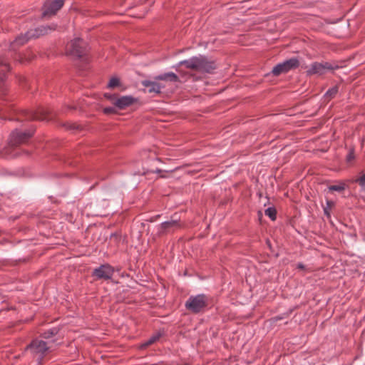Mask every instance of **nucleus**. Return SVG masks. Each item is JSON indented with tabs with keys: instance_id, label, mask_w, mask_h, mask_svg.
Here are the masks:
<instances>
[{
	"instance_id": "nucleus-11",
	"label": "nucleus",
	"mask_w": 365,
	"mask_h": 365,
	"mask_svg": "<svg viewBox=\"0 0 365 365\" xmlns=\"http://www.w3.org/2000/svg\"><path fill=\"white\" fill-rule=\"evenodd\" d=\"M53 115L51 113L50 110L47 108H38L36 110L29 113L28 118L31 120H36L41 121H49L52 120Z\"/></svg>"
},
{
	"instance_id": "nucleus-19",
	"label": "nucleus",
	"mask_w": 365,
	"mask_h": 365,
	"mask_svg": "<svg viewBox=\"0 0 365 365\" xmlns=\"http://www.w3.org/2000/svg\"><path fill=\"white\" fill-rule=\"evenodd\" d=\"M276 210L273 207H269L265 210V215L268 216L272 220H274L276 219Z\"/></svg>"
},
{
	"instance_id": "nucleus-3",
	"label": "nucleus",
	"mask_w": 365,
	"mask_h": 365,
	"mask_svg": "<svg viewBox=\"0 0 365 365\" xmlns=\"http://www.w3.org/2000/svg\"><path fill=\"white\" fill-rule=\"evenodd\" d=\"M52 347L51 341L46 342L41 339H34L27 346L26 349H29L33 354L37 356L41 360Z\"/></svg>"
},
{
	"instance_id": "nucleus-12",
	"label": "nucleus",
	"mask_w": 365,
	"mask_h": 365,
	"mask_svg": "<svg viewBox=\"0 0 365 365\" xmlns=\"http://www.w3.org/2000/svg\"><path fill=\"white\" fill-rule=\"evenodd\" d=\"M135 101L136 99L131 96H123L117 98L114 102V105L118 109H124L133 104Z\"/></svg>"
},
{
	"instance_id": "nucleus-23",
	"label": "nucleus",
	"mask_w": 365,
	"mask_h": 365,
	"mask_svg": "<svg viewBox=\"0 0 365 365\" xmlns=\"http://www.w3.org/2000/svg\"><path fill=\"white\" fill-rule=\"evenodd\" d=\"M119 85V79L116 77H113L110 79L108 84V88H113Z\"/></svg>"
},
{
	"instance_id": "nucleus-1",
	"label": "nucleus",
	"mask_w": 365,
	"mask_h": 365,
	"mask_svg": "<svg viewBox=\"0 0 365 365\" xmlns=\"http://www.w3.org/2000/svg\"><path fill=\"white\" fill-rule=\"evenodd\" d=\"M56 28V25L51 24L50 25H43L35 29H30L25 34H21L17 36L16 39L11 43L9 49L15 50L16 46L24 44L30 38H38L41 36L46 35L51 31H54Z\"/></svg>"
},
{
	"instance_id": "nucleus-15",
	"label": "nucleus",
	"mask_w": 365,
	"mask_h": 365,
	"mask_svg": "<svg viewBox=\"0 0 365 365\" xmlns=\"http://www.w3.org/2000/svg\"><path fill=\"white\" fill-rule=\"evenodd\" d=\"M155 79L170 82H177L178 81V76L173 72H168L156 76Z\"/></svg>"
},
{
	"instance_id": "nucleus-21",
	"label": "nucleus",
	"mask_w": 365,
	"mask_h": 365,
	"mask_svg": "<svg viewBox=\"0 0 365 365\" xmlns=\"http://www.w3.org/2000/svg\"><path fill=\"white\" fill-rule=\"evenodd\" d=\"M160 338V334H155L153 336H151L148 341H146L143 346H148L151 344H153V343H155L156 341H158Z\"/></svg>"
},
{
	"instance_id": "nucleus-7",
	"label": "nucleus",
	"mask_w": 365,
	"mask_h": 365,
	"mask_svg": "<svg viewBox=\"0 0 365 365\" xmlns=\"http://www.w3.org/2000/svg\"><path fill=\"white\" fill-rule=\"evenodd\" d=\"M299 60L297 58H292L282 63L277 64L272 70L274 76H279L281 73H287L292 69L299 66Z\"/></svg>"
},
{
	"instance_id": "nucleus-14",
	"label": "nucleus",
	"mask_w": 365,
	"mask_h": 365,
	"mask_svg": "<svg viewBox=\"0 0 365 365\" xmlns=\"http://www.w3.org/2000/svg\"><path fill=\"white\" fill-rule=\"evenodd\" d=\"M143 85L148 90L149 93H160L161 89L164 88L161 84L151 81H143Z\"/></svg>"
},
{
	"instance_id": "nucleus-10",
	"label": "nucleus",
	"mask_w": 365,
	"mask_h": 365,
	"mask_svg": "<svg viewBox=\"0 0 365 365\" xmlns=\"http://www.w3.org/2000/svg\"><path fill=\"white\" fill-rule=\"evenodd\" d=\"M114 273L113 268L108 264H102L98 268H96L93 272V276L97 279H109Z\"/></svg>"
},
{
	"instance_id": "nucleus-16",
	"label": "nucleus",
	"mask_w": 365,
	"mask_h": 365,
	"mask_svg": "<svg viewBox=\"0 0 365 365\" xmlns=\"http://www.w3.org/2000/svg\"><path fill=\"white\" fill-rule=\"evenodd\" d=\"M346 183L344 182H339L336 185H331L328 187L329 190L330 191H336V192H342L346 189Z\"/></svg>"
},
{
	"instance_id": "nucleus-28",
	"label": "nucleus",
	"mask_w": 365,
	"mask_h": 365,
	"mask_svg": "<svg viewBox=\"0 0 365 365\" xmlns=\"http://www.w3.org/2000/svg\"><path fill=\"white\" fill-rule=\"evenodd\" d=\"M297 268L303 269L304 268V266L303 264L299 263L297 264Z\"/></svg>"
},
{
	"instance_id": "nucleus-20",
	"label": "nucleus",
	"mask_w": 365,
	"mask_h": 365,
	"mask_svg": "<svg viewBox=\"0 0 365 365\" xmlns=\"http://www.w3.org/2000/svg\"><path fill=\"white\" fill-rule=\"evenodd\" d=\"M58 333V330L56 328L51 329L47 331H45L42 336L44 339H50L51 337L55 336Z\"/></svg>"
},
{
	"instance_id": "nucleus-26",
	"label": "nucleus",
	"mask_w": 365,
	"mask_h": 365,
	"mask_svg": "<svg viewBox=\"0 0 365 365\" xmlns=\"http://www.w3.org/2000/svg\"><path fill=\"white\" fill-rule=\"evenodd\" d=\"M114 112H115V108H113V107H106L104 108L105 113L109 114V113H113Z\"/></svg>"
},
{
	"instance_id": "nucleus-9",
	"label": "nucleus",
	"mask_w": 365,
	"mask_h": 365,
	"mask_svg": "<svg viewBox=\"0 0 365 365\" xmlns=\"http://www.w3.org/2000/svg\"><path fill=\"white\" fill-rule=\"evenodd\" d=\"M34 133L35 127L33 125L24 123L14 128L9 137H32Z\"/></svg>"
},
{
	"instance_id": "nucleus-5",
	"label": "nucleus",
	"mask_w": 365,
	"mask_h": 365,
	"mask_svg": "<svg viewBox=\"0 0 365 365\" xmlns=\"http://www.w3.org/2000/svg\"><path fill=\"white\" fill-rule=\"evenodd\" d=\"M338 68L339 66L337 65L329 62H314L312 63L307 70V76H322Z\"/></svg>"
},
{
	"instance_id": "nucleus-25",
	"label": "nucleus",
	"mask_w": 365,
	"mask_h": 365,
	"mask_svg": "<svg viewBox=\"0 0 365 365\" xmlns=\"http://www.w3.org/2000/svg\"><path fill=\"white\" fill-rule=\"evenodd\" d=\"M175 224H176L175 221L165 222L161 224V226L163 229H168L172 226H174Z\"/></svg>"
},
{
	"instance_id": "nucleus-18",
	"label": "nucleus",
	"mask_w": 365,
	"mask_h": 365,
	"mask_svg": "<svg viewBox=\"0 0 365 365\" xmlns=\"http://www.w3.org/2000/svg\"><path fill=\"white\" fill-rule=\"evenodd\" d=\"M338 93V87L334 86L329 88L324 94V96L327 98H334L336 93Z\"/></svg>"
},
{
	"instance_id": "nucleus-4",
	"label": "nucleus",
	"mask_w": 365,
	"mask_h": 365,
	"mask_svg": "<svg viewBox=\"0 0 365 365\" xmlns=\"http://www.w3.org/2000/svg\"><path fill=\"white\" fill-rule=\"evenodd\" d=\"M208 304V298L204 294L191 296L185 302V307L189 311L197 313L205 309Z\"/></svg>"
},
{
	"instance_id": "nucleus-6",
	"label": "nucleus",
	"mask_w": 365,
	"mask_h": 365,
	"mask_svg": "<svg viewBox=\"0 0 365 365\" xmlns=\"http://www.w3.org/2000/svg\"><path fill=\"white\" fill-rule=\"evenodd\" d=\"M69 55L81 58L86 54L87 44L80 38H76L72 40L67 48Z\"/></svg>"
},
{
	"instance_id": "nucleus-17",
	"label": "nucleus",
	"mask_w": 365,
	"mask_h": 365,
	"mask_svg": "<svg viewBox=\"0 0 365 365\" xmlns=\"http://www.w3.org/2000/svg\"><path fill=\"white\" fill-rule=\"evenodd\" d=\"M334 202L333 201H331V200H327V205L326 206L324 207V212L325 214V215L329 218L330 217V210H331V208L334 207Z\"/></svg>"
},
{
	"instance_id": "nucleus-8",
	"label": "nucleus",
	"mask_w": 365,
	"mask_h": 365,
	"mask_svg": "<svg viewBox=\"0 0 365 365\" xmlns=\"http://www.w3.org/2000/svg\"><path fill=\"white\" fill-rule=\"evenodd\" d=\"M64 0H47L43 7V16L54 15L63 5Z\"/></svg>"
},
{
	"instance_id": "nucleus-27",
	"label": "nucleus",
	"mask_w": 365,
	"mask_h": 365,
	"mask_svg": "<svg viewBox=\"0 0 365 365\" xmlns=\"http://www.w3.org/2000/svg\"><path fill=\"white\" fill-rule=\"evenodd\" d=\"M354 159V154L353 150H351L348 154V155L346 157V160H347V161L350 162V161H351Z\"/></svg>"
},
{
	"instance_id": "nucleus-2",
	"label": "nucleus",
	"mask_w": 365,
	"mask_h": 365,
	"mask_svg": "<svg viewBox=\"0 0 365 365\" xmlns=\"http://www.w3.org/2000/svg\"><path fill=\"white\" fill-rule=\"evenodd\" d=\"M181 65H185L187 68L207 73H210L215 68L214 62L209 61L207 57L202 55L181 61L177 66Z\"/></svg>"
},
{
	"instance_id": "nucleus-22",
	"label": "nucleus",
	"mask_w": 365,
	"mask_h": 365,
	"mask_svg": "<svg viewBox=\"0 0 365 365\" xmlns=\"http://www.w3.org/2000/svg\"><path fill=\"white\" fill-rule=\"evenodd\" d=\"M355 181L360 185L361 190L365 191V173L358 178Z\"/></svg>"
},
{
	"instance_id": "nucleus-13",
	"label": "nucleus",
	"mask_w": 365,
	"mask_h": 365,
	"mask_svg": "<svg viewBox=\"0 0 365 365\" xmlns=\"http://www.w3.org/2000/svg\"><path fill=\"white\" fill-rule=\"evenodd\" d=\"M10 70L6 61L0 56V91H2V85L6 79V73Z\"/></svg>"
},
{
	"instance_id": "nucleus-24",
	"label": "nucleus",
	"mask_w": 365,
	"mask_h": 365,
	"mask_svg": "<svg viewBox=\"0 0 365 365\" xmlns=\"http://www.w3.org/2000/svg\"><path fill=\"white\" fill-rule=\"evenodd\" d=\"M64 126L66 129L71 131H75L80 129V126L78 125L71 123H66V124H64Z\"/></svg>"
}]
</instances>
